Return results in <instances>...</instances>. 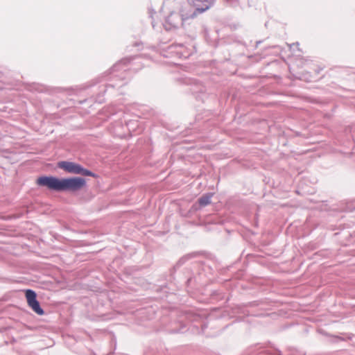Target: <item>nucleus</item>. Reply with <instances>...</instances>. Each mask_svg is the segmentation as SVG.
I'll use <instances>...</instances> for the list:
<instances>
[{"instance_id":"1","label":"nucleus","mask_w":355,"mask_h":355,"mask_svg":"<svg viewBox=\"0 0 355 355\" xmlns=\"http://www.w3.org/2000/svg\"><path fill=\"white\" fill-rule=\"evenodd\" d=\"M36 184L57 192H75L84 187L87 182L84 178L78 176L59 178L53 175H42L37 178Z\"/></svg>"},{"instance_id":"2","label":"nucleus","mask_w":355,"mask_h":355,"mask_svg":"<svg viewBox=\"0 0 355 355\" xmlns=\"http://www.w3.org/2000/svg\"><path fill=\"white\" fill-rule=\"evenodd\" d=\"M137 58H124L117 62L110 70L105 73L103 78L106 81L105 87L107 89L119 88L127 84L126 80L132 76V71L137 69L132 67L131 62Z\"/></svg>"},{"instance_id":"3","label":"nucleus","mask_w":355,"mask_h":355,"mask_svg":"<svg viewBox=\"0 0 355 355\" xmlns=\"http://www.w3.org/2000/svg\"><path fill=\"white\" fill-rule=\"evenodd\" d=\"M24 293L28 306L38 315H44V311L42 308L40 302L37 300L36 292L32 289H24Z\"/></svg>"},{"instance_id":"4","label":"nucleus","mask_w":355,"mask_h":355,"mask_svg":"<svg viewBox=\"0 0 355 355\" xmlns=\"http://www.w3.org/2000/svg\"><path fill=\"white\" fill-rule=\"evenodd\" d=\"M182 82L183 84L191 86L190 92L196 96V98H202V95H204L206 92V88L202 83L194 78L185 77L182 78Z\"/></svg>"},{"instance_id":"5","label":"nucleus","mask_w":355,"mask_h":355,"mask_svg":"<svg viewBox=\"0 0 355 355\" xmlns=\"http://www.w3.org/2000/svg\"><path fill=\"white\" fill-rule=\"evenodd\" d=\"M183 17L178 12H171L164 21L163 24L164 28L166 31L176 30L183 24Z\"/></svg>"},{"instance_id":"6","label":"nucleus","mask_w":355,"mask_h":355,"mask_svg":"<svg viewBox=\"0 0 355 355\" xmlns=\"http://www.w3.org/2000/svg\"><path fill=\"white\" fill-rule=\"evenodd\" d=\"M216 0H194L196 8L191 15V18L195 17L198 14H201L208 10L214 5Z\"/></svg>"},{"instance_id":"7","label":"nucleus","mask_w":355,"mask_h":355,"mask_svg":"<svg viewBox=\"0 0 355 355\" xmlns=\"http://www.w3.org/2000/svg\"><path fill=\"white\" fill-rule=\"evenodd\" d=\"M81 164L70 162V161H61L58 163V166L69 173L79 174V170Z\"/></svg>"},{"instance_id":"8","label":"nucleus","mask_w":355,"mask_h":355,"mask_svg":"<svg viewBox=\"0 0 355 355\" xmlns=\"http://www.w3.org/2000/svg\"><path fill=\"white\" fill-rule=\"evenodd\" d=\"M184 47L183 44H173L168 46L166 49V54L164 55L165 57H177L181 58L182 57L186 58V55H184L182 51L181 50Z\"/></svg>"},{"instance_id":"9","label":"nucleus","mask_w":355,"mask_h":355,"mask_svg":"<svg viewBox=\"0 0 355 355\" xmlns=\"http://www.w3.org/2000/svg\"><path fill=\"white\" fill-rule=\"evenodd\" d=\"M213 196L212 193H206L203 194L199 199L198 200L199 206L200 207H204L211 203V200Z\"/></svg>"},{"instance_id":"10","label":"nucleus","mask_w":355,"mask_h":355,"mask_svg":"<svg viewBox=\"0 0 355 355\" xmlns=\"http://www.w3.org/2000/svg\"><path fill=\"white\" fill-rule=\"evenodd\" d=\"M82 175L83 176H90V177H96V175L92 172V171L84 168L82 165L80 166V170H79V174Z\"/></svg>"},{"instance_id":"11","label":"nucleus","mask_w":355,"mask_h":355,"mask_svg":"<svg viewBox=\"0 0 355 355\" xmlns=\"http://www.w3.org/2000/svg\"><path fill=\"white\" fill-rule=\"evenodd\" d=\"M236 309L237 310L236 311L237 313H242L244 315H255L254 314L251 313L250 311L247 309L245 305V306L239 305L236 306Z\"/></svg>"},{"instance_id":"12","label":"nucleus","mask_w":355,"mask_h":355,"mask_svg":"<svg viewBox=\"0 0 355 355\" xmlns=\"http://www.w3.org/2000/svg\"><path fill=\"white\" fill-rule=\"evenodd\" d=\"M193 257H194L193 253L188 254L182 257V258H180L179 259L178 263H176V266L180 267V266L183 265L187 261H188L189 259H190L191 258H192Z\"/></svg>"},{"instance_id":"13","label":"nucleus","mask_w":355,"mask_h":355,"mask_svg":"<svg viewBox=\"0 0 355 355\" xmlns=\"http://www.w3.org/2000/svg\"><path fill=\"white\" fill-rule=\"evenodd\" d=\"M193 257H194L193 253L188 254L182 257V258H180L179 259L178 263H176V266L180 267V266L183 265L187 261H188L189 259H190L191 258H192Z\"/></svg>"},{"instance_id":"14","label":"nucleus","mask_w":355,"mask_h":355,"mask_svg":"<svg viewBox=\"0 0 355 355\" xmlns=\"http://www.w3.org/2000/svg\"><path fill=\"white\" fill-rule=\"evenodd\" d=\"M125 123L126 125L128 127V128L130 129V128H134L133 125H134L135 123H137V121H134V120H125Z\"/></svg>"},{"instance_id":"15","label":"nucleus","mask_w":355,"mask_h":355,"mask_svg":"<svg viewBox=\"0 0 355 355\" xmlns=\"http://www.w3.org/2000/svg\"><path fill=\"white\" fill-rule=\"evenodd\" d=\"M259 304L257 302H252L249 303L250 306H257Z\"/></svg>"},{"instance_id":"16","label":"nucleus","mask_w":355,"mask_h":355,"mask_svg":"<svg viewBox=\"0 0 355 355\" xmlns=\"http://www.w3.org/2000/svg\"><path fill=\"white\" fill-rule=\"evenodd\" d=\"M192 281V278H189L187 280V286H189L191 282Z\"/></svg>"},{"instance_id":"17","label":"nucleus","mask_w":355,"mask_h":355,"mask_svg":"<svg viewBox=\"0 0 355 355\" xmlns=\"http://www.w3.org/2000/svg\"><path fill=\"white\" fill-rule=\"evenodd\" d=\"M295 44L298 46V45H299V43H298V42L293 43V44H291V47L292 46H295Z\"/></svg>"},{"instance_id":"18","label":"nucleus","mask_w":355,"mask_h":355,"mask_svg":"<svg viewBox=\"0 0 355 355\" xmlns=\"http://www.w3.org/2000/svg\"><path fill=\"white\" fill-rule=\"evenodd\" d=\"M180 331L173 330L171 331V333H178Z\"/></svg>"},{"instance_id":"19","label":"nucleus","mask_w":355,"mask_h":355,"mask_svg":"<svg viewBox=\"0 0 355 355\" xmlns=\"http://www.w3.org/2000/svg\"><path fill=\"white\" fill-rule=\"evenodd\" d=\"M23 85H24V89H26V84H25L24 83H23Z\"/></svg>"},{"instance_id":"20","label":"nucleus","mask_w":355,"mask_h":355,"mask_svg":"<svg viewBox=\"0 0 355 355\" xmlns=\"http://www.w3.org/2000/svg\"><path fill=\"white\" fill-rule=\"evenodd\" d=\"M85 101H86V100L81 101H80V104H82V103H84V102H85Z\"/></svg>"},{"instance_id":"21","label":"nucleus","mask_w":355,"mask_h":355,"mask_svg":"<svg viewBox=\"0 0 355 355\" xmlns=\"http://www.w3.org/2000/svg\"><path fill=\"white\" fill-rule=\"evenodd\" d=\"M261 42V41H259V42H257V46L260 44Z\"/></svg>"}]
</instances>
